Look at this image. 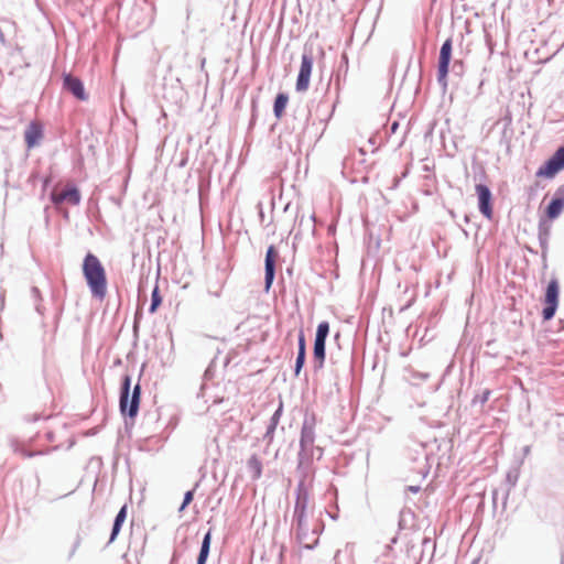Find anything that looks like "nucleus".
<instances>
[{
    "label": "nucleus",
    "instance_id": "1",
    "mask_svg": "<svg viewBox=\"0 0 564 564\" xmlns=\"http://www.w3.org/2000/svg\"><path fill=\"white\" fill-rule=\"evenodd\" d=\"M83 274L91 295L102 301L107 295V275L100 260L90 252L84 258Z\"/></svg>",
    "mask_w": 564,
    "mask_h": 564
},
{
    "label": "nucleus",
    "instance_id": "2",
    "mask_svg": "<svg viewBox=\"0 0 564 564\" xmlns=\"http://www.w3.org/2000/svg\"><path fill=\"white\" fill-rule=\"evenodd\" d=\"M130 386L131 378L127 375L123 378L121 387L120 411L122 414H128L130 417H134L139 410L141 389L139 384H135L130 397Z\"/></svg>",
    "mask_w": 564,
    "mask_h": 564
},
{
    "label": "nucleus",
    "instance_id": "3",
    "mask_svg": "<svg viewBox=\"0 0 564 564\" xmlns=\"http://www.w3.org/2000/svg\"><path fill=\"white\" fill-rule=\"evenodd\" d=\"M80 193L74 185H58L55 186L51 193V199L56 206H76L80 202Z\"/></svg>",
    "mask_w": 564,
    "mask_h": 564
},
{
    "label": "nucleus",
    "instance_id": "4",
    "mask_svg": "<svg viewBox=\"0 0 564 564\" xmlns=\"http://www.w3.org/2000/svg\"><path fill=\"white\" fill-rule=\"evenodd\" d=\"M307 492L303 489L299 490L296 503H295V513L297 514V535L300 541L306 546L312 547L317 543V538L312 539L310 542L306 541V533L304 531V511L307 503Z\"/></svg>",
    "mask_w": 564,
    "mask_h": 564
},
{
    "label": "nucleus",
    "instance_id": "5",
    "mask_svg": "<svg viewBox=\"0 0 564 564\" xmlns=\"http://www.w3.org/2000/svg\"><path fill=\"white\" fill-rule=\"evenodd\" d=\"M558 295H560V285L556 279H552L546 288L544 294V307L542 311V316L544 321H550L555 315L557 305H558Z\"/></svg>",
    "mask_w": 564,
    "mask_h": 564
},
{
    "label": "nucleus",
    "instance_id": "6",
    "mask_svg": "<svg viewBox=\"0 0 564 564\" xmlns=\"http://www.w3.org/2000/svg\"><path fill=\"white\" fill-rule=\"evenodd\" d=\"M564 169V147L558 148L555 153L536 171L538 177H554Z\"/></svg>",
    "mask_w": 564,
    "mask_h": 564
},
{
    "label": "nucleus",
    "instance_id": "7",
    "mask_svg": "<svg viewBox=\"0 0 564 564\" xmlns=\"http://www.w3.org/2000/svg\"><path fill=\"white\" fill-rule=\"evenodd\" d=\"M329 333V324L322 322L318 324L316 329L315 343H314V360L315 367L321 369L325 360V341Z\"/></svg>",
    "mask_w": 564,
    "mask_h": 564
},
{
    "label": "nucleus",
    "instance_id": "8",
    "mask_svg": "<svg viewBox=\"0 0 564 564\" xmlns=\"http://www.w3.org/2000/svg\"><path fill=\"white\" fill-rule=\"evenodd\" d=\"M475 191L478 198V207L479 212L486 217L488 220H491L494 217V207H492V194L487 185L477 184L475 186Z\"/></svg>",
    "mask_w": 564,
    "mask_h": 564
},
{
    "label": "nucleus",
    "instance_id": "9",
    "mask_svg": "<svg viewBox=\"0 0 564 564\" xmlns=\"http://www.w3.org/2000/svg\"><path fill=\"white\" fill-rule=\"evenodd\" d=\"M313 70V57L311 55H302L299 75L295 88L300 93H304L310 87V79Z\"/></svg>",
    "mask_w": 564,
    "mask_h": 564
},
{
    "label": "nucleus",
    "instance_id": "10",
    "mask_svg": "<svg viewBox=\"0 0 564 564\" xmlns=\"http://www.w3.org/2000/svg\"><path fill=\"white\" fill-rule=\"evenodd\" d=\"M452 39H447L440 51V58H438V69H437V78L438 82H443L445 84L446 77L448 75L449 70V63L452 58Z\"/></svg>",
    "mask_w": 564,
    "mask_h": 564
},
{
    "label": "nucleus",
    "instance_id": "11",
    "mask_svg": "<svg viewBox=\"0 0 564 564\" xmlns=\"http://www.w3.org/2000/svg\"><path fill=\"white\" fill-rule=\"evenodd\" d=\"M279 258V252L274 246H270L265 254V290L268 291L274 280L275 262Z\"/></svg>",
    "mask_w": 564,
    "mask_h": 564
},
{
    "label": "nucleus",
    "instance_id": "12",
    "mask_svg": "<svg viewBox=\"0 0 564 564\" xmlns=\"http://www.w3.org/2000/svg\"><path fill=\"white\" fill-rule=\"evenodd\" d=\"M64 87L80 100H85L87 98L83 83L77 77L66 75L64 77Z\"/></svg>",
    "mask_w": 564,
    "mask_h": 564
},
{
    "label": "nucleus",
    "instance_id": "13",
    "mask_svg": "<svg viewBox=\"0 0 564 564\" xmlns=\"http://www.w3.org/2000/svg\"><path fill=\"white\" fill-rule=\"evenodd\" d=\"M564 209V197H555L546 207L545 214L549 219L557 218Z\"/></svg>",
    "mask_w": 564,
    "mask_h": 564
},
{
    "label": "nucleus",
    "instance_id": "14",
    "mask_svg": "<svg viewBox=\"0 0 564 564\" xmlns=\"http://www.w3.org/2000/svg\"><path fill=\"white\" fill-rule=\"evenodd\" d=\"M126 518H127V506H123L115 519V523L112 527L109 542H113L116 540L117 535L119 534V532L121 530L123 522L126 521Z\"/></svg>",
    "mask_w": 564,
    "mask_h": 564
},
{
    "label": "nucleus",
    "instance_id": "15",
    "mask_svg": "<svg viewBox=\"0 0 564 564\" xmlns=\"http://www.w3.org/2000/svg\"><path fill=\"white\" fill-rule=\"evenodd\" d=\"M288 102H289L288 95L278 94V96L275 97V100H274V105H273V112L278 119L282 118V116L284 115Z\"/></svg>",
    "mask_w": 564,
    "mask_h": 564
},
{
    "label": "nucleus",
    "instance_id": "16",
    "mask_svg": "<svg viewBox=\"0 0 564 564\" xmlns=\"http://www.w3.org/2000/svg\"><path fill=\"white\" fill-rule=\"evenodd\" d=\"M248 468L250 470V474H251V478L257 480L261 477L262 475V463L261 460L259 459V457L257 455H252L249 459H248Z\"/></svg>",
    "mask_w": 564,
    "mask_h": 564
},
{
    "label": "nucleus",
    "instance_id": "17",
    "mask_svg": "<svg viewBox=\"0 0 564 564\" xmlns=\"http://www.w3.org/2000/svg\"><path fill=\"white\" fill-rule=\"evenodd\" d=\"M210 541H212V533H210V531H208L203 539L200 552H199L198 558H197V564L206 563V560L209 554Z\"/></svg>",
    "mask_w": 564,
    "mask_h": 564
},
{
    "label": "nucleus",
    "instance_id": "18",
    "mask_svg": "<svg viewBox=\"0 0 564 564\" xmlns=\"http://www.w3.org/2000/svg\"><path fill=\"white\" fill-rule=\"evenodd\" d=\"M162 303V297L160 295V292H159V286L156 285L154 288V290L152 291V295H151V306H150V313H155L158 307L161 305Z\"/></svg>",
    "mask_w": 564,
    "mask_h": 564
},
{
    "label": "nucleus",
    "instance_id": "19",
    "mask_svg": "<svg viewBox=\"0 0 564 564\" xmlns=\"http://www.w3.org/2000/svg\"><path fill=\"white\" fill-rule=\"evenodd\" d=\"M25 140L29 145V148H32L35 144V123H31L26 133H25Z\"/></svg>",
    "mask_w": 564,
    "mask_h": 564
},
{
    "label": "nucleus",
    "instance_id": "20",
    "mask_svg": "<svg viewBox=\"0 0 564 564\" xmlns=\"http://www.w3.org/2000/svg\"><path fill=\"white\" fill-rule=\"evenodd\" d=\"M305 355L306 354H302V351H297V357H296V361H295V376L297 377L304 366V362H305Z\"/></svg>",
    "mask_w": 564,
    "mask_h": 564
},
{
    "label": "nucleus",
    "instance_id": "21",
    "mask_svg": "<svg viewBox=\"0 0 564 564\" xmlns=\"http://www.w3.org/2000/svg\"><path fill=\"white\" fill-rule=\"evenodd\" d=\"M194 498V491L189 490L184 495V500L182 506L180 507V511H183L192 501Z\"/></svg>",
    "mask_w": 564,
    "mask_h": 564
},
{
    "label": "nucleus",
    "instance_id": "22",
    "mask_svg": "<svg viewBox=\"0 0 564 564\" xmlns=\"http://www.w3.org/2000/svg\"><path fill=\"white\" fill-rule=\"evenodd\" d=\"M299 351L306 354L305 336L303 330L299 334Z\"/></svg>",
    "mask_w": 564,
    "mask_h": 564
},
{
    "label": "nucleus",
    "instance_id": "23",
    "mask_svg": "<svg viewBox=\"0 0 564 564\" xmlns=\"http://www.w3.org/2000/svg\"><path fill=\"white\" fill-rule=\"evenodd\" d=\"M490 394H491V391H490L489 389L484 390V391L481 392V394H480V395H478L479 402H480L481 404H485V403L489 400Z\"/></svg>",
    "mask_w": 564,
    "mask_h": 564
},
{
    "label": "nucleus",
    "instance_id": "24",
    "mask_svg": "<svg viewBox=\"0 0 564 564\" xmlns=\"http://www.w3.org/2000/svg\"><path fill=\"white\" fill-rule=\"evenodd\" d=\"M397 127H398V123H397V122H394V123L392 124V131H394V130L397 129Z\"/></svg>",
    "mask_w": 564,
    "mask_h": 564
}]
</instances>
